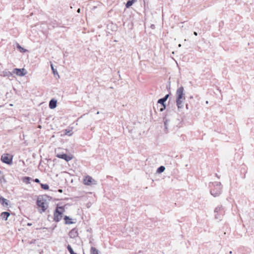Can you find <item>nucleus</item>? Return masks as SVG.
Returning a JSON list of instances; mask_svg holds the SVG:
<instances>
[{
    "label": "nucleus",
    "mask_w": 254,
    "mask_h": 254,
    "mask_svg": "<svg viewBox=\"0 0 254 254\" xmlns=\"http://www.w3.org/2000/svg\"><path fill=\"white\" fill-rule=\"evenodd\" d=\"M210 193L214 197L218 196L222 192V186L220 182H210L209 184Z\"/></svg>",
    "instance_id": "obj_1"
},
{
    "label": "nucleus",
    "mask_w": 254,
    "mask_h": 254,
    "mask_svg": "<svg viewBox=\"0 0 254 254\" xmlns=\"http://www.w3.org/2000/svg\"><path fill=\"white\" fill-rule=\"evenodd\" d=\"M185 100L184 89L183 86L179 87L176 91V104L178 109L183 107V102Z\"/></svg>",
    "instance_id": "obj_2"
},
{
    "label": "nucleus",
    "mask_w": 254,
    "mask_h": 254,
    "mask_svg": "<svg viewBox=\"0 0 254 254\" xmlns=\"http://www.w3.org/2000/svg\"><path fill=\"white\" fill-rule=\"evenodd\" d=\"M64 211V206H57L54 211V220L55 222H59L63 217V214Z\"/></svg>",
    "instance_id": "obj_3"
},
{
    "label": "nucleus",
    "mask_w": 254,
    "mask_h": 254,
    "mask_svg": "<svg viewBox=\"0 0 254 254\" xmlns=\"http://www.w3.org/2000/svg\"><path fill=\"white\" fill-rule=\"evenodd\" d=\"M36 204L40 208L39 211L41 213L45 212L48 207V205H46V200L40 197H38Z\"/></svg>",
    "instance_id": "obj_4"
},
{
    "label": "nucleus",
    "mask_w": 254,
    "mask_h": 254,
    "mask_svg": "<svg viewBox=\"0 0 254 254\" xmlns=\"http://www.w3.org/2000/svg\"><path fill=\"white\" fill-rule=\"evenodd\" d=\"M12 156L8 154H3L1 156V161L7 165H11L12 164Z\"/></svg>",
    "instance_id": "obj_5"
},
{
    "label": "nucleus",
    "mask_w": 254,
    "mask_h": 254,
    "mask_svg": "<svg viewBox=\"0 0 254 254\" xmlns=\"http://www.w3.org/2000/svg\"><path fill=\"white\" fill-rule=\"evenodd\" d=\"M223 212L224 211L221 205L217 206L214 209V213H215V218L216 219H220L221 215H223Z\"/></svg>",
    "instance_id": "obj_6"
},
{
    "label": "nucleus",
    "mask_w": 254,
    "mask_h": 254,
    "mask_svg": "<svg viewBox=\"0 0 254 254\" xmlns=\"http://www.w3.org/2000/svg\"><path fill=\"white\" fill-rule=\"evenodd\" d=\"M56 156L58 158L63 159L67 162L69 161V160H71V159H72L71 156L68 155L66 154H65L64 153L57 154Z\"/></svg>",
    "instance_id": "obj_7"
},
{
    "label": "nucleus",
    "mask_w": 254,
    "mask_h": 254,
    "mask_svg": "<svg viewBox=\"0 0 254 254\" xmlns=\"http://www.w3.org/2000/svg\"><path fill=\"white\" fill-rule=\"evenodd\" d=\"M24 68H14L12 73L16 74L18 76H22L25 75L26 72H24Z\"/></svg>",
    "instance_id": "obj_8"
},
{
    "label": "nucleus",
    "mask_w": 254,
    "mask_h": 254,
    "mask_svg": "<svg viewBox=\"0 0 254 254\" xmlns=\"http://www.w3.org/2000/svg\"><path fill=\"white\" fill-rule=\"evenodd\" d=\"M169 94H166L164 97L159 99L157 101V103L160 104L161 106L166 105L165 103L169 98Z\"/></svg>",
    "instance_id": "obj_9"
},
{
    "label": "nucleus",
    "mask_w": 254,
    "mask_h": 254,
    "mask_svg": "<svg viewBox=\"0 0 254 254\" xmlns=\"http://www.w3.org/2000/svg\"><path fill=\"white\" fill-rule=\"evenodd\" d=\"M78 235L77 230L75 228L71 229L68 234L69 237L73 239L77 237Z\"/></svg>",
    "instance_id": "obj_10"
},
{
    "label": "nucleus",
    "mask_w": 254,
    "mask_h": 254,
    "mask_svg": "<svg viewBox=\"0 0 254 254\" xmlns=\"http://www.w3.org/2000/svg\"><path fill=\"white\" fill-rule=\"evenodd\" d=\"M93 182H95V180L89 176L86 177L83 181L84 184L86 185H90L92 184Z\"/></svg>",
    "instance_id": "obj_11"
},
{
    "label": "nucleus",
    "mask_w": 254,
    "mask_h": 254,
    "mask_svg": "<svg viewBox=\"0 0 254 254\" xmlns=\"http://www.w3.org/2000/svg\"><path fill=\"white\" fill-rule=\"evenodd\" d=\"M57 101L55 99H51L49 102V106L51 109H54L57 107Z\"/></svg>",
    "instance_id": "obj_12"
},
{
    "label": "nucleus",
    "mask_w": 254,
    "mask_h": 254,
    "mask_svg": "<svg viewBox=\"0 0 254 254\" xmlns=\"http://www.w3.org/2000/svg\"><path fill=\"white\" fill-rule=\"evenodd\" d=\"M9 200L4 198L2 196L0 195V203L4 207H7L8 205Z\"/></svg>",
    "instance_id": "obj_13"
},
{
    "label": "nucleus",
    "mask_w": 254,
    "mask_h": 254,
    "mask_svg": "<svg viewBox=\"0 0 254 254\" xmlns=\"http://www.w3.org/2000/svg\"><path fill=\"white\" fill-rule=\"evenodd\" d=\"M163 120H164V129H165V131L166 133H167L168 132V127L169 126V122L170 121V120L169 119H167V117L165 116L164 118H163Z\"/></svg>",
    "instance_id": "obj_14"
},
{
    "label": "nucleus",
    "mask_w": 254,
    "mask_h": 254,
    "mask_svg": "<svg viewBox=\"0 0 254 254\" xmlns=\"http://www.w3.org/2000/svg\"><path fill=\"white\" fill-rule=\"evenodd\" d=\"M10 215V213L5 211L3 212L0 214V217L2 220H7L8 219V217Z\"/></svg>",
    "instance_id": "obj_15"
},
{
    "label": "nucleus",
    "mask_w": 254,
    "mask_h": 254,
    "mask_svg": "<svg viewBox=\"0 0 254 254\" xmlns=\"http://www.w3.org/2000/svg\"><path fill=\"white\" fill-rule=\"evenodd\" d=\"M64 219L65 221V224H72L74 223L73 221H70L71 219L69 218V217L66 215H65L64 217Z\"/></svg>",
    "instance_id": "obj_16"
},
{
    "label": "nucleus",
    "mask_w": 254,
    "mask_h": 254,
    "mask_svg": "<svg viewBox=\"0 0 254 254\" xmlns=\"http://www.w3.org/2000/svg\"><path fill=\"white\" fill-rule=\"evenodd\" d=\"M32 180V178L29 177H24L22 178V181L23 183L29 184H30V181Z\"/></svg>",
    "instance_id": "obj_17"
},
{
    "label": "nucleus",
    "mask_w": 254,
    "mask_h": 254,
    "mask_svg": "<svg viewBox=\"0 0 254 254\" xmlns=\"http://www.w3.org/2000/svg\"><path fill=\"white\" fill-rule=\"evenodd\" d=\"M2 73L3 74V76L8 77L12 76L13 73L12 72H10L9 71H8L7 70H5L3 71Z\"/></svg>",
    "instance_id": "obj_18"
},
{
    "label": "nucleus",
    "mask_w": 254,
    "mask_h": 254,
    "mask_svg": "<svg viewBox=\"0 0 254 254\" xmlns=\"http://www.w3.org/2000/svg\"><path fill=\"white\" fill-rule=\"evenodd\" d=\"M135 1V0H128L126 4V6L127 8H129L130 6H131Z\"/></svg>",
    "instance_id": "obj_19"
},
{
    "label": "nucleus",
    "mask_w": 254,
    "mask_h": 254,
    "mask_svg": "<svg viewBox=\"0 0 254 254\" xmlns=\"http://www.w3.org/2000/svg\"><path fill=\"white\" fill-rule=\"evenodd\" d=\"M51 69H52V72H53V73L54 74V75L55 76L56 75H58V77H59V75L58 74V71H57V69L54 67V66H53V64L52 63H51Z\"/></svg>",
    "instance_id": "obj_20"
},
{
    "label": "nucleus",
    "mask_w": 254,
    "mask_h": 254,
    "mask_svg": "<svg viewBox=\"0 0 254 254\" xmlns=\"http://www.w3.org/2000/svg\"><path fill=\"white\" fill-rule=\"evenodd\" d=\"M16 48L18 49L21 53H24L26 51V50L21 47L19 44H17Z\"/></svg>",
    "instance_id": "obj_21"
},
{
    "label": "nucleus",
    "mask_w": 254,
    "mask_h": 254,
    "mask_svg": "<svg viewBox=\"0 0 254 254\" xmlns=\"http://www.w3.org/2000/svg\"><path fill=\"white\" fill-rule=\"evenodd\" d=\"M165 170V168L163 166H161L159 167L157 170V173H161L164 171Z\"/></svg>",
    "instance_id": "obj_22"
},
{
    "label": "nucleus",
    "mask_w": 254,
    "mask_h": 254,
    "mask_svg": "<svg viewBox=\"0 0 254 254\" xmlns=\"http://www.w3.org/2000/svg\"><path fill=\"white\" fill-rule=\"evenodd\" d=\"M41 187L44 190H48L49 189V185L47 184H41L40 183Z\"/></svg>",
    "instance_id": "obj_23"
},
{
    "label": "nucleus",
    "mask_w": 254,
    "mask_h": 254,
    "mask_svg": "<svg viewBox=\"0 0 254 254\" xmlns=\"http://www.w3.org/2000/svg\"><path fill=\"white\" fill-rule=\"evenodd\" d=\"M98 250L94 247H91V254H99Z\"/></svg>",
    "instance_id": "obj_24"
},
{
    "label": "nucleus",
    "mask_w": 254,
    "mask_h": 254,
    "mask_svg": "<svg viewBox=\"0 0 254 254\" xmlns=\"http://www.w3.org/2000/svg\"><path fill=\"white\" fill-rule=\"evenodd\" d=\"M67 249L68 250V251L69 252V253L70 254H73L74 252L73 251L72 248H71V247L70 246V245H68L67 246Z\"/></svg>",
    "instance_id": "obj_25"
},
{
    "label": "nucleus",
    "mask_w": 254,
    "mask_h": 254,
    "mask_svg": "<svg viewBox=\"0 0 254 254\" xmlns=\"http://www.w3.org/2000/svg\"><path fill=\"white\" fill-rule=\"evenodd\" d=\"M65 134L66 135H68V136H70V135H71V134H72V130H67V129H65Z\"/></svg>",
    "instance_id": "obj_26"
},
{
    "label": "nucleus",
    "mask_w": 254,
    "mask_h": 254,
    "mask_svg": "<svg viewBox=\"0 0 254 254\" xmlns=\"http://www.w3.org/2000/svg\"><path fill=\"white\" fill-rule=\"evenodd\" d=\"M162 107L160 109V111L162 112L166 109V105L162 106Z\"/></svg>",
    "instance_id": "obj_27"
},
{
    "label": "nucleus",
    "mask_w": 254,
    "mask_h": 254,
    "mask_svg": "<svg viewBox=\"0 0 254 254\" xmlns=\"http://www.w3.org/2000/svg\"><path fill=\"white\" fill-rule=\"evenodd\" d=\"M33 181H34V182H36V183H40V181L39 179H37V178H36V179H35L33 180Z\"/></svg>",
    "instance_id": "obj_28"
},
{
    "label": "nucleus",
    "mask_w": 254,
    "mask_h": 254,
    "mask_svg": "<svg viewBox=\"0 0 254 254\" xmlns=\"http://www.w3.org/2000/svg\"><path fill=\"white\" fill-rule=\"evenodd\" d=\"M58 191H59V192L62 193V192H63V190H62V189H59V190H58Z\"/></svg>",
    "instance_id": "obj_29"
},
{
    "label": "nucleus",
    "mask_w": 254,
    "mask_h": 254,
    "mask_svg": "<svg viewBox=\"0 0 254 254\" xmlns=\"http://www.w3.org/2000/svg\"><path fill=\"white\" fill-rule=\"evenodd\" d=\"M193 34H194L195 36H197V33L196 32L194 31V32H193Z\"/></svg>",
    "instance_id": "obj_30"
},
{
    "label": "nucleus",
    "mask_w": 254,
    "mask_h": 254,
    "mask_svg": "<svg viewBox=\"0 0 254 254\" xmlns=\"http://www.w3.org/2000/svg\"><path fill=\"white\" fill-rule=\"evenodd\" d=\"M28 226H31L32 225V224L31 223H28L27 224Z\"/></svg>",
    "instance_id": "obj_31"
},
{
    "label": "nucleus",
    "mask_w": 254,
    "mask_h": 254,
    "mask_svg": "<svg viewBox=\"0 0 254 254\" xmlns=\"http://www.w3.org/2000/svg\"><path fill=\"white\" fill-rule=\"evenodd\" d=\"M80 9H79H79H78V10H77V12L79 13V12H80Z\"/></svg>",
    "instance_id": "obj_32"
},
{
    "label": "nucleus",
    "mask_w": 254,
    "mask_h": 254,
    "mask_svg": "<svg viewBox=\"0 0 254 254\" xmlns=\"http://www.w3.org/2000/svg\"><path fill=\"white\" fill-rule=\"evenodd\" d=\"M229 254H232V251H230V252H229Z\"/></svg>",
    "instance_id": "obj_33"
},
{
    "label": "nucleus",
    "mask_w": 254,
    "mask_h": 254,
    "mask_svg": "<svg viewBox=\"0 0 254 254\" xmlns=\"http://www.w3.org/2000/svg\"><path fill=\"white\" fill-rule=\"evenodd\" d=\"M188 104H187V105H186V107H187V108H188Z\"/></svg>",
    "instance_id": "obj_34"
},
{
    "label": "nucleus",
    "mask_w": 254,
    "mask_h": 254,
    "mask_svg": "<svg viewBox=\"0 0 254 254\" xmlns=\"http://www.w3.org/2000/svg\"><path fill=\"white\" fill-rule=\"evenodd\" d=\"M73 254H76V253H74Z\"/></svg>",
    "instance_id": "obj_35"
}]
</instances>
